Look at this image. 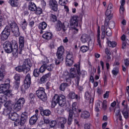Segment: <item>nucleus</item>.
I'll return each mask as SVG.
<instances>
[{"label":"nucleus","instance_id":"obj_1","mask_svg":"<svg viewBox=\"0 0 129 129\" xmlns=\"http://www.w3.org/2000/svg\"><path fill=\"white\" fill-rule=\"evenodd\" d=\"M3 48L5 50L6 53H12L16 58L18 57V55H19V47L18 46V43L17 42H15L14 43H12L6 41L3 44Z\"/></svg>","mask_w":129,"mask_h":129},{"label":"nucleus","instance_id":"obj_2","mask_svg":"<svg viewBox=\"0 0 129 129\" xmlns=\"http://www.w3.org/2000/svg\"><path fill=\"white\" fill-rule=\"evenodd\" d=\"M63 54H64V47L61 46L58 48L56 52L57 59L54 60L55 65H59L60 63H62V61L64 60Z\"/></svg>","mask_w":129,"mask_h":129},{"label":"nucleus","instance_id":"obj_3","mask_svg":"<svg viewBox=\"0 0 129 129\" xmlns=\"http://www.w3.org/2000/svg\"><path fill=\"white\" fill-rule=\"evenodd\" d=\"M11 35V28L10 26H6L4 30L2 31L1 34V40L2 42H5L7 41Z\"/></svg>","mask_w":129,"mask_h":129},{"label":"nucleus","instance_id":"obj_4","mask_svg":"<svg viewBox=\"0 0 129 129\" xmlns=\"http://www.w3.org/2000/svg\"><path fill=\"white\" fill-rule=\"evenodd\" d=\"M9 26H10L12 33L16 37H19L20 36V30L19 26L17 25V23L15 21H10L9 22Z\"/></svg>","mask_w":129,"mask_h":129},{"label":"nucleus","instance_id":"obj_5","mask_svg":"<svg viewBox=\"0 0 129 129\" xmlns=\"http://www.w3.org/2000/svg\"><path fill=\"white\" fill-rule=\"evenodd\" d=\"M53 98L57 100V103L59 106H61V107L66 106V97L63 95H55Z\"/></svg>","mask_w":129,"mask_h":129},{"label":"nucleus","instance_id":"obj_6","mask_svg":"<svg viewBox=\"0 0 129 129\" xmlns=\"http://www.w3.org/2000/svg\"><path fill=\"white\" fill-rule=\"evenodd\" d=\"M36 93L38 98L42 100V101H46V100H47V95L45 92V89H44V88H39L38 90L36 91Z\"/></svg>","mask_w":129,"mask_h":129},{"label":"nucleus","instance_id":"obj_7","mask_svg":"<svg viewBox=\"0 0 129 129\" xmlns=\"http://www.w3.org/2000/svg\"><path fill=\"white\" fill-rule=\"evenodd\" d=\"M9 118L14 122V124L16 126L21 125V120H20V115L16 112L11 113L9 115Z\"/></svg>","mask_w":129,"mask_h":129},{"label":"nucleus","instance_id":"obj_8","mask_svg":"<svg viewBox=\"0 0 129 129\" xmlns=\"http://www.w3.org/2000/svg\"><path fill=\"white\" fill-rule=\"evenodd\" d=\"M33 66V63L30 59H25L23 61V72L26 74L31 70V67Z\"/></svg>","mask_w":129,"mask_h":129},{"label":"nucleus","instance_id":"obj_9","mask_svg":"<svg viewBox=\"0 0 129 129\" xmlns=\"http://www.w3.org/2000/svg\"><path fill=\"white\" fill-rule=\"evenodd\" d=\"M56 31L60 32L62 30V32H66L67 31V27L65 26L64 23H62L60 20H57L55 24Z\"/></svg>","mask_w":129,"mask_h":129},{"label":"nucleus","instance_id":"obj_10","mask_svg":"<svg viewBox=\"0 0 129 129\" xmlns=\"http://www.w3.org/2000/svg\"><path fill=\"white\" fill-rule=\"evenodd\" d=\"M24 103L25 98H20L15 104L14 106V109H15V110H17L18 111L21 110V108H22V107L24 105Z\"/></svg>","mask_w":129,"mask_h":129},{"label":"nucleus","instance_id":"obj_11","mask_svg":"<svg viewBox=\"0 0 129 129\" xmlns=\"http://www.w3.org/2000/svg\"><path fill=\"white\" fill-rule=\"evenodd\" d=\"M6 82H7L6 84H1L0 85V93H4L8 89H10V83L11 81L9 79H7L6 80Z\"/></svg>","mask_w":129,"mask_h":129},{"label":"nucleus","instance_id":"obj_12","mask_svg":"<svg viewBox=\"0 0 129 129\" xmlns=\"http://www.w3.org/2000/svg\"><path fill=\"white\" fill-rule=\"evenodd\" d=\"M19 48H18V53L20 55L22 54V52L24 50L25 47V38L23 36H20L19 38Z\"/></svg>","mask_w":129,"mask_h":129},{"label":"nucleus","instance_id":"obj_13","mask_svg":"<svg viewBox=\"0 0 129 129\" xmlns=\"http://www.w3.org/2000/svg\"><path fill=\"white\" fill-rule=\"evenodd\" d=\"M76 77V67L71 68L70 70V76L68 78H66V82H70L71 78H75Z\"/></svg>","mask_w":129,"mask_h":129},{"label":"nucleus","instance_id":"obj_14","mask_svg":"<svg viewBox=\"0 0 129 129\" xmlns=\"http://www.w3.org/2000/svg\"><path fill=\"white\" fill-rule=\"evenodd\" d=\"M49 7L51 10L54 12H57L58 11V3L56 0H50Z\"/></svg>","mask_w":129,"mask_h":129},{"label":"nucleus","instance_id":"obj_15","mask_svg":"<svg viewBox=\"0 0 129 129\" xmlns=\"http://www.w3.org/2000/svg\"><path fill=\"white\" fill-rule=\"evenodd\" d=\"M24 85L25 89H28L30 87L31 85V75L30 74H28L26 76Z\"/></svg>","mask_w":129,"mask_h":129},{"label":"nucleus","instance_id":"obj_16","mask_svg":"<svg viewBox=\"0 0 129 129\" xmlns=\"http://www.w3.org/2000/svg\"><path fill=\"white\" fill-rule=\"evenodd\" d=\"M78 16H74L71 18L70 25L74 26V27H77L78 26Z\"/></svg>","mask_w":129,"mask_h":129},{"label":"nucleus","instance_id":"obj_17","mask_svg":"<svg viewBox=\"0 0 129 129\" xmlns=\"http://www.w3.org/2000/svg\"><path fill=\"white\" fill-rule=\"evenodd\" d=\"M27 119H28V112H24L22 113L21 117V126L24 125L26 122L27 121Z\"/></svg>","mask_w":129,"mask_h":129},{"label":"nucleus","instance_id":"obj_18","mask_svg":"<svg viewBox=\"0 0 129 129\" xmlns=\"http://www.w3.org/2000/svg\"><path fill=\"white\" fill-rule=\"evenodd\" d=\"M75 67H76V70L77 72V74H78L79 76H77L76 79H77V85L78 86L79 85V82L80 81V76L81 75V73L80 72V63H79L78 65L75 64L74 65Z\"/></svg>","mask_w":129,"mask_h":129},{"label":"nucleus","instance_id":"obj_19","mask_svg":"<svg viewBox=\"0 0 129 129\" xmlns=\"http://www.w3.org/2000/svg\"><path fill=\"white\" fill-rule=\"evenodd\" d=\"M67 122V119L64 117H61L58 122V128L65 129V124Z\"/></svg>","mask_w":129,"mask_h":129},{"label":"nucleus","instance_id":"obj_20","mask_svg":"<svg viewBox=\"0 0 129 129\" xmlns=\"http://www.w3.org/2000/svg\"><path fill=\"white\" fill-rule=\"evenodd\" d=\"M90 40V36L87 34H83L81 36L80 40L83 43H87Z\"/></svg>","mask_w":129,"mask_h":129},{"label":"nucleus","instance_id":"obj_21","mask_svg":"<svg viewBox=\"0 0 129 129\" xmlns=\"http://www.w3.org/2000/svg\"><path fill=\"white\" fill-rule=\"evenodd\" d=\"M73 114H75L74 112H73L72 110H70L67 122L68 126H70L72 124V121H73Z\"/></svg>","mask_w":129,"mask_h":129},{"label":"nucleus","instance_id":"obj_22","mask_svg":"<svg viewBox=\"0 0 129 129\" xmlns=\"http://www.w3.org/2000/svg\"><path fill=\"white\" fill-rule=\"evenodd\" d=\"M108 26V22H106L104 23V25H102L101 26V39H103L105 38V35L106 34V32H105V28L106 27Z\"/></svg>","mask_w":129,"mask_h":129},{"label":"nucleus","instance_id":"obj_23","mask_svg":"<svg viewBox=\"0 0 129 129\" xmlns=\"http://www.w3.org/2000/svg\"><path fill=\"white\" fill-rule=\"evenodd\" d=\"M39 116H38V114L33 115L29 119V123L31 125L33 124H35L37 122V120H38V118Z\"/></svg>","mask_w":129,"mask_h":129},{"label":"nucleus","instance_id":"obj_24","mask_svg":"<svg viewBox=\"0 0 129 129\" xmlns=\"http://www.w3.org/2000/svg\"><path fill=\"white\" fill-rule=\"evenodd\" d=\"M42 38L45 39V40L49 41V40H52V38H53V34L50 32H47L43 34Z\"/></svg>","mask_w":129,"mask_h":129},{"label":"nucleus","instance_id":"obj_25","mask_svg":"<svg viewBox=\"0 0 129 129\" xmlns=\"http://www.w3.org/2000/svg\"><path fill=\"white\" fill-rule=\"evenodd\" d=\"M47 28V23L45 22L40 23L38 26V29L40 30V34H43L44 33V30Z\"/></svg>","mask_w":129,"mask_h":129},{"label":"nucleus","instance_id":"obj_26","mask_svg":"<svg viewBox=\"0 0 129 129\" xmlns=\"http://www.w3.org/2000/svg\"><path fill=\"white\" fill-rule=\"evenodd\" d=\"M13 109L12 107L5 108L4 109L3 111V114L6 116H10V114L12 113Z\"/></svg>","mask_w":129,"mask_h":129},{"label":"nucleus","instance_id":"obj_27","mask_svg":"<svg viewBox=\"0 0 129 129\" xmlns=\"http://www.w3.org/2000/svg\"><path fill=\"white\" fill-rule=\"evenodd\" d=\"M97 42L100 48H101L102 46L101 45V40H100V27L99 26H98L97 29Z\"/></svg>","mask_w":129,"mask_h":129},{"label":"nucleus","instance_id":"obj_28","mask_svg":"<svg viewBox=\"0 0 129 129\" xmlns=\"http://www.w3.org/2000/svg\"><path fill=\"white\" fill-rule=\"evenodd\" d=\"M114 112L115 116H116L117 118H119V120H122V118H121V114L120 113V109L116 108L114 110Z\"/></svg>","mask_w":129,"mask_h":129},{"label":"nucleus","instance_id":"obj_29","mask_svg":"<svg viewBox=\"0 0 129 129\" xmlns=\"http://www.w3.org/2000/svg\"><path fill=\"white\" fill-rule=\"evenodd\" d=\"M28 9L30 11H32V12H36V10H37V6L35 3L30 2L29 3Z\"/></svg>","mask_w":129,"mask_h":129},{"label":"nucleus","instance_id":"obj_30","mask_svg":"<svg viewBox=\"0 0 129 129\" xmlns=\"http://www.w3.org/2000/svg\"><path fill=\"white\" fill-rule=\"evenodd\" d=\"M6 75V71L5 69L1 67L0 68V81H3L4 80V78H5V76Z\"/></svg>","mask_w":129,"mask_h":129},{"label":"nucleus","instance_id":"obj_31","mask_svg":"<svg viewBox=\"0 0 129 129\" xmlns=\"http://www.w3.org/2000/svg\"><path fill=\"white\" fill-rule=\"evenodd\" d=\"M69 86V84H68V83H62L59 86V89L60 91H65V89H66V88Z\"/></svg>","mask_w":129,"mask_h":129},{"label":"nucleus","instance_id":"obj_32","mask_svg":"<svg viewBox=\"0 0 129 129\" xmlns=\"http://www.w3.org/2000/svg\"><path fill=\"white\" fill-rule=\"evenodd\" d=\"M81 116L83 118H88V117L90 116V113H89V112H88V111H84L82 112Z\"/></svg>","mask_w":129,"mask_h":129},{"label":"nucleus","instance_id":"obj_33","mask_svg":"<svg viewBox=\"0 0 129 129\" xmlns=\"http://www.w3.org/2000/svg\"><path fill=\"white\" fill-rule=\"evenodd\" d=\"M70 99H78V95H76L74 92H71L68 94Z\"/></svg>","mask_w":129,"mask_h":129},{"label":"nucleus","instance_id":"obj_34","mask_svg":"<svg viewBox=\"0 0 129 129\" xmlns=\"http://www.w3.org/2000/svg\"><path fill=\"white\" fill-rule=\"evenodd\" d=\"M45 65L46 69H47V71L49 72L53 71V70L55 67V64H54V63H52L50 64H45Z\"/></svg>","mask_w":129,"mask_h":129},{"label":"nucleus","instance_id":"obj_35","mask_svg":"<svg viewBox=\"0 0 129 129\" xmlns=\"http://www.w3.org/2000/svg\"><path fill=\"white\" fill-rule=\"evenodd\" d=\"M9 3L12 7H18L19 6V1L18 0H10Z\"/></svg>","mask_w":129,"mask_h":129},{"label":"nucleus","instance_id":"obj_36","mask_svg":"<svg viewBox=\"0 0 129 129\" xmlns=\"http://www.w3.org/2000/svg\"><path fill=\"white\" fill-rule=\"evenodd\" d=\"M73 111V112H76V113H77L78 112V106H77V103L74 102L72 104V109H71Z\"/></svg>","mask_w":129,"mask_h":129},{"label":"nucleus","instance_id":"obj_37","mask_svg":"<svg viewBox=\"0 0 129 129\" xmlns=\"http://www.w3.org/2000/svg\"><path fill=\"white\" fill-rule=\"evenodd\" d=\"M3 94L6 96H8V97H12L14 95L13 94V90H9V89Z\"/></svg>","mask_w":129,"mask_h":129},{"label":"nucleus","instance_id":"obj_38","mask_svg":"<svg viewBox=\"0 0 129 129\" xmlns=\"http://www.w3.org/2000/svg\"><path fill=\"white\" fill-rule=\"evenodd\" d=\"M122 113L124 118H128V110H127V108H124L122 111Z\"/></svg>","mask_w":129,"mask_h":129},{"label":"nucleus","instance_id":"obj_39","mask_svg":"<svg viewBox=\"0 0 129 129\" xmlns=\"http://www.w3.org/2000/svg\"><path fill=\"white\" fill-rule=\"evenodd\" d=\"M21 24L23 30H26V29H27L28 23H27V21H26L25 19H24L23 21L21 22Z\"/></svg>","mask_w":129,"mask_h":129},{"label":"nucleus","instance_id":"obj_40","mask_svg":"<svg viewBox=\"0 0 129 129\" xmlns=\"http://www.w3.org/2000/svg\"><path fill=\"white\" fill-rule=\"evenodd\" d=\"M4 106L6 108H9V107H11L13 106V102L11 100H8L5 102L4 104Z\"/></svg>","mask_w":129,"mask_h":129},{"label":"nucleus","instance_id":"obj_41","mask_svg":"<svg viewBox=\"0 0 129 129\" xmlns=\"http://www.w3.org/2000/svg\"><path fill=\"white\" fill-rule=\"evenodd\" d=\"M74 63V59H66V63L67 66L71 67Z\"/></svg>","mask_w":129,"mask_h":129},{"label":"nucleus","instance_id":"obj_42","mask_svg":"<svg viewBox=\"0 0 129 129\" xmlns=\"http://www.w3.org/2000/svg\"><path fill=\"white\" fill-rule=\"evenodd\" d=\"M80 50L82 53H85L89 50V47L86 45H83L81 47Z\"/></svg>","mask_w":129,"mask_h":129},{"label":"nucleus","instance_id":"obj_43","mask_svg":"<svg viewBox=\"0 0 129 129\" xmlns=\"http://www.w3.org/2000/svg\"><path fill=\"white\" fill-rule=\"evenodd\" d=\"M8 100V98H7V96L5 95L4 94L3 95H1L0 96V101L2 103H5Z\"/></svg>","mask_w":129,"mask_h":129},{"label":"nucleus","instance_id":"obj_44","mask_svg":"<svg viewBox=\"0 0 129 129\" xmlns=\"http://www.w3.org/2000/svg\"><path fill=\"white\" fill-rule=\"evenodd\" d=\"M21 81H15L14 82V86L13 88L15 89V90H18L19 89V87H20V83Z\"/></svg>","mask_w":129,"mask_h":129},{"label":"nucleus","instance_id":"obj_45","mask_svg":"<svg viewBox=\"0 0 129 129\" xmlns=\"http://www.w3.org/2000/svg\"><path fill=\"white\" fill-rule=\"evenodd\" d=\"M40 71H39V69H35L33 71V76L34 77H39L40 76Z\"/></svg>","mask_w":129,"mask_h":129},{"label":"nucleus","instance_id":"obj_46","mask_svg":"<svg viewBox=\"0 0 129 129\" xmlns=\"http://www.w3.org/2000/svg\"><path fill=\"white\" fill-rule=\"evenodd\" d=\"M108 45L109 47H111V48H114L116 46V42L115 41H111L110 40L108 41Z\"/></svg>","mask_w":129,"mask_h":129},{"label":"nucleus","instance_id":"obj_47","mask_svg":"<svg viewBox=\"0 0 129 129\" xmlns=\"http://www.w3.org/2000/svg\"><path fill=\"white\" fill-rule=\"evenodd\" d=\"M49 125L50 128H53L57 125V121L56 120H52L49 122Z\"/></svg>","mask_w":129,"mask_h":129},{"label":"nucleus","instance_id":"obj_48","mask_svg":"<svg viewBox=\"0 0 129 129\" xmlns=\"http://www.w3.org/2000/svg\"><path fill=\"white\" fill-rule=\"evenodd\" d=\"M119 72V70L117 67L114 68L113 70L112 71V74H113V75H114L115 76H116V75L118 74Z\"/></svg>","mask_w":129,"mask_h":129},{"label":"nucleus","instance_id":"obj_49","mask_svg":"<svg viewBox=\"0 0 129 129\" xmlns=\"http://www.w3.org/2000/svg\"><path fill=\"white\" fill-rule=\"evenodd\" d=\"M50 21L51 22H53V23H55V22H57V16L53 14H51L50 16Z\"/></svg>","mask_w":129,"mask_h":129},{"label":"nucleus","instance_id":"obj_50","mask_svg":"<svg viewBox=\"0 0 129 129\" xmlns=\"http://www.w3.org/2000/svg\"><path fill=\"white\" fill-rule=\"evenodd\" d=\"M106 34L108 36V37H110V36L112 35V31H111L110 28H106Z\"/></svg>","mask_w":129,"mask_h":129},{"label":"nucleus","instance_id":"obj_51","mask_svg":"<svg viewBox=\"0 0 129 129\" xmlns=\"http://www.w3.org/2000/svg\"><path fill=\"white\" fill-rule=\"evenodd\" d=\"M35 12L36 15H41V14L43 13V10L40 7H36V9Z\"/></svg>","mask_w":129,"mask_h":129},{"label":"nucleus","instance_id":"obj_52","mask_svg":"<svg viewBox=\"0 0 129 129\" xmlns=\"http://www.w3.org/2000/svg\"><path fill=\"white\" fill-rule=\"evenodd\" d=\"M39 72L40 73H44L45 71H46V66L45 64L41 66V67L39 69Z\"/></svg>","mask_w":129,"mask_h":129},{"label":"nucleus","instance_id":"obj_53","mask_svg":"<svg viewBox=\"0 0 129 129\" xmlns=\"http://www.w3.org/2000/svg\"><path fill=\"white\" fill-rule=\"evenodd\" d=\"M24 68V63L23 64L22 66H18L15 68V70L16 71H18V72H23Z\"/></svg>","mask_w":129,"mask_h":129},{"label":"nucleus","instance_id":"obj_54","mask_svg":"<svg viewBox=\"0 0 129 129\" xmlns=\"http://www.w3.org/2000/svg\"><path fill=\"white\" fill-rule=\"evenodd\" d=\"M57 101H58L56 100V99L53 98V100L51 102V107L52 108H54V107L57 105V104L58 103Z\"/></svg>","mask_w":129,"mask_h":129},{"label":"nucleus","instance_id":"obj_55","mask_svg":"<svg viewBox=\"0 0 129 129\" xmlns=\"http://www.w3.org/2000/svg\"><path fill=\"white\" fill-rule=\"evenodd\" d=\"M43 113L45 116H49L51 114V111L49 109H46L43 110Z\"/></svg>","mask_w":129,"mask_h":129},{"label":"nucleus","instance_id":"obj_56","mask_svg":"<svg viewBox=\"0 0 129 129\" xmlns=\"http://www.w3.org/2000/svg\"><path fill=\"white\" fill-rule=\"evenodd\" d=\"M85 98L87 99V100H89L90 98H91V95L89 92H86L85 94Z\"/></svg>","mask_w":129,"mask_h":129},{"label":"nucleus","instance_id":"obj_57","mask_svg":"<svg viewBox=\"0 0 129 129\" xmlns=\"http://www.w3.org/2000/svg\"><path fill=\"white\" fill-rule=\"evenodd\" d=\"M66 59H74L72 53L69 52L67 55Z\"/></svg>","mask_w":129,"mask_h":129},{"label":"nucleus","instance_id":"obj_58","mask_svg":"<svg viewBox=\"0 0 129 129\" xmlns=\"http://www.w3.org/2000/svg\"><path fill=\"white\" fill-rule=\"evenodd\" d=\"M102 108L103 110H106L107 108V104H106V101H104L102 103Z\"/></svg>","mask_w":129,"mask_h":129},{"label":"nucleus","instance_id":"obj_59","mask_svg":"<svg viewBox=\"0 0 129 129\" xmlns=\"http://www.w3.org/2000/svg\"><path fill=\"white\" fill-rule=\"evenodd\" d=\"M119 13L121 16H123V13H124V8L123 6H120Z\"/></svg>","mask_w":129,"mask_h":129},{"label":"nucleus","instance_id":"obj_60","mask_svg":"<svg viewBox=\"0 0 129 129\" xmlns=\"http://www.w3.org/2000/svg\"><path fill=\"white\" fill-rule=\"evenodd\" d=\"M108 25L109 26V27H110V28H114V27H115V23H114V22L113 21H111L109 23V24L108 23Z\"/></svg>","mask_w":129,"mask_h":129},{"label":"nucleus","instance_id":"obj_61","mask_svg":"<svg viewBox=\"0 0 129 129\" xmlns=\"http://www.w3.org/2000/svg\"><path fill=\"white\" fill-rule=\"evenodd\" d=\"M47 81V80L45 78V77L43 76L41 78H40V84H43V83H45Z\"/></svg>","mask_w":129,"mask_h":129},{"label":"nucleus","instance_id":"obj_62","mask_svg":"<svg viewBox=\"0 0 129 129\" xmlns=\"http://www.w3.org/2000/svg\"><path fill=\"white\" fill-rule=\"evenodd\" d=\"M91 127V124L90 123H87L84 125V128L85 129H90Z\"/></svg>","mask_w":129,"mask_h":129},{"label":"nucleus","instance_id":"obj_63","mask_svg":"<svg viewBox=\"0 0 129 129\" xmlns=\"http://www.w3.org/2000/svg\"><path fill=\"white\" fill-rule=\"evenodd\" d=\"M14 79L15 80V81H21L20 75L16 74L14 76Z\"/></svg>","mask_w":129,"mask_h":129},{"label":"nucleus","instance_id":"obj_64","mask_svg":"<svg viewBox=\"0 0 129 129\" xmlns=\"http://www.w3.org/2000/svg\"><path fill=\"white\" fill-rule=\"evenodd\" d=\"M29 98L30 100H33L35 98V95L33 93H30L29 95Z\"/></svg>","mask_w":129,"mask_h":129}]
</instances>
